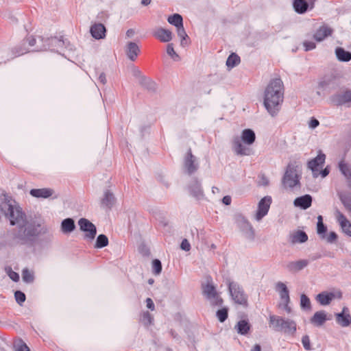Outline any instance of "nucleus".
<instances>
[{
    "instance_id": "obj_1",
    "label": "nucleus",
    "mask_w": 351,
    "mask_h": 351,
    "mask_svg": "<svg viewBox=\"0 0 351 351\" xmlns=\"http://www.w3.org/2000/svg\"><path fill=\"white\" fill-rule=\"evenodd\" d=\"M0 211L15 228L10 232L12 245L32 248L36 244L40 235L47 232L42 221L27 217L20 206L10 196H0Z\"/></svg>"
},
{
    "instance_id": "obj_2",
    "label": "nucleus",
    "mask_w": 351,
    "mask_h": 351,
    "mask_svg": "<svg viewBox=\"0 0 351 351\" xmlns=\"http://www.w3.org/2000/svg\"><path fill=\"white\" fill-rule=\"evenodd\" d=\"M284 86L279 78L271 80L265 90L264 106L267 112L274 117L280 110V106L283 101Z\"/></svg>"
},
{
    "instance_id": "obj_3",
    "label": "nucleus",
    "mask_w": 351,
    "mask_h": 351,
    "mask_svg": "<svg viewBox=\"0 0 351 351\" xmlns=\"http://www.w3.org/2000/svg\"><path fill=\"white\" fill-rule=\"evenodd\" d=\"M256 139L254 132L251 129H245L243 130L241 138L235 136L232 141V149L236 154L240 156H249L251 154V149L243 145L242 142L247 145H252Z\"/></svg>"
},
{
    "instance_id": "obj_4",
    "label": "nucleus",
    "mask_w": 351,
    "mask_h": 351,
    "mask_svg": "<svg viewBox=\"0 0 351 351\" xmlns=\"http://www.w3.org/2000/svg\"><path fill=\"white\" fill-rule=\"evenodd\" d=\"M269 324L276 332L294 335L297 330V324L294 320L274 315H269Z\"/></svg>"
},
{
    "instance_id": "obj_5",
    "label": "nucleus",
    "mask_w": 351,
    "mask_h": 351,
    "mask_svg": "<svg viewBox=\"0 0 351 351\" xmlns=\"http://www.w3.org/2000/svg\"><path fill=\"white\" fill-rule=\"evenodd\" d=\"M38 40L41 44L36 46L34 49L35 51H42L49 49L51 51L60 52L64 47L69 48L70 50L72 49L69 42L66 40H64L62 36H60V38L53 37L47 38L39 36Z\"/></svg>"
},
{
    "instance_id": "obj_6",
    "label": "nucleus",
    "mask_w": 351,
    "mask_h": 351,
    "mask_svg": "<svg viewBox=\"0 0 351 351\" xmlns=\"http://www.w3.org/2000/svg\"><path fill=\"white\" fill-rule=\"evenodd\" d=\"M230 295L232 300L237 304L243 306H247V295L243 287L237 282L228 280L226 282Z\"/></svg>"
},
{
    "instance_id": "obj_7",
    "label": "nucleus",
    "mask_w": 351,
    "mask_h": 351,
    "mask_svg": "<svg viewBox=\"0 0 351 351\" xmlns=\"http://www.w3.org/2000/svg\"><path fill=\"white\" fill-rule=\"evenodd\" d=\"M202 293L212 306H221L223 300L217 293L211 278L207 279L206 284L202 285Z\"/></svg>"
},
{
    "instance_id": "obj_8",
    "label": "nucleus",
    "mask_w": 351,
    "mask_h": 351,
    "mask_svg": "<svg viewBox=\"0 0 351 351\" xmlns=\"http://www.w3.org/2000/svg\"><path fill=\"white\" fill-rule=\"evenodd\" d=\"M234 220L237 227L243 232L244 237L250 241H254L255 232L248 220L241 214L236 215Z\"/></svg>"
},
{
    "instance_id": "obj_9",
    "label": "nucleus",
    "mask_w": 351,
    "mask_h": 351,
    "mask_svg": "<svg viewBox=\"0 0 351 351\" xmlns=\"http://www.w3.org/2000/svg\"><path fill=\"white\" fill-rule=\"evenodd\" d=\"M186 189L189 194L197 201L203 200L205 198L202 182L197 178H193L189 181Z\"/></svg>"
},
{
    "instance_id": "obj_10",
    "label": "nucleus",
    "mask_w": 351,
    "mask_h": 351,
    "mask_svg": "<svg viewBox=\"0 0 351 351\" xmlns=\"http://www.w3.org/2000/svg\"><path fill=\"white\" fill-rule=\"evenodd\" d=\"M282 184L285 186L293 188L300 184L299 176L295 167L289 165L282 178Z\"/></svg>"
},
{
    "instance_id": "obj_11",
    "label": "nucleus",
    "mask_w": 351,
    "mask_h": 351,
    "mask_svg": "<svg viewBox=\"0 0 351 351\" xmlns=\"http://www.w3.org/2000/svg\"><path fill=\"white\" fill-rule=\"evenodd\" d=\"M78 225L82 232H86L85 238L93 240L97 234L96 226L89 220L85 218H81L78 221Z\"/></svg>"
},
{
    "instance_id": "obj_12",
    "label": "nucleus",
    "mask_w": 351,
    "mask_h": 351,
    "mask_svg": "<svg viewBox=\"0 0 351 351\" xmlns=\"http://www.w3.org/2000/svg\"><path fill=\"white\" fill-rule=\"evenodd\" d=\"M184 167L189 175L195 173L199 169L197 158L193 155L191 149H189L184 158Z\"/></svg>"
},
{
    "instance_id": "obj_13",
    "label": "nucleus",
    "mask_w": 351,
    "mask_h": 351,
    "mask_svg": "<svg viewBox=\"0 0 351 351\" xmlns=\"http://www.w3.org/2000/svg\"><path fill=\"white\" fill-rule=\"evenodd\" d=\"M316 1L317 0H293V8L296 13L303 14L308 10H313Z\"/></svg>"
},
{
    "instance_id": "obj_14",
    "label": "nucleus",
    "mask_w": 351,
    "mask_h": 351,
    "mask_svg": "<svg viewBox=\"0 0 351 351\" xmlns=\"http://www.w3.org/2000/svg\"><path fill=\"white\" fill-rule=\"evenodd\" d=\"M271 203V197L270 196H265L261 199L258 202V210L255 215L256 221L261 220L267 214Z\"/></svg>"
},
{
    "instance_id": "obj_15",
    "label": "nucleus",
    "mask_w": 351,
    "mask_h": 351,
    "mask_svg": "<svg viewBox=\"0 0 351 351\" xmlns=\"http://www.w3.org/2000/svg\"><path fill=\"white\" fill-rule=\"evenodd\" d=\"M326 159V155L321 152L313 159L308 162V167L312 171L314 177L319 175V169L322 167Z\"/></svg>"
},
{
    "instance_id": "obj_16",
    "label": "nucleus",
    "mask_w": 351,
    "mask_h": 351,
    "mask_svg": "<svg viewBox=\"0 0 351 351\" xmlns=\"http://www.w3.org/2000/svg\"><path fill=\"white\" fill-rule=\"evenodd\" d=\"M331 102L335 106H343L351 102V90L337 93L330 97Z\"/></svg>"
},
{
    "instance_id": "obj_17",
    "label": "nucleus",
    "mask_w": 351,
    "mask_h": 351,
    "mask_svg": "<svg viewBox=\"0 0 351 351\" xmlns=\"http://www.w3.org/2000/svg\"><path fill=\"white\" fill-rule=\"evenodd\" d=\"M337 323L342 327H347L351 324V315L347 307H343L341 313L335 314Z\"/></svg>"
},
{
    "instance_id": "obj_18",
    "label": "nucleus",
    "mask_w": 351,
    "mask_h": 351,
    "mask_svg": "<svg viewBox=\"0 0 351 351\" xmlns=\"http://www.w3.org/2000/svg\"><path fill=\"white\" fill-rule=\"evenodd\" d=\"M152 35L162 43H167L172 40V32L162 27L155 29Z\"/></svg>"
},
{
    "instance_id": "obj_19",
    "label": "nucleus",
    "mask_w": 351,
    "mask_h": 351,
    "mask_svg": "<svg viewBox=\"0 0 351 351\" xmlns=\"http://www.w3.org/2000/svg\"><path fill=\"white\" fill-rule=\"evenodd\" d=\"M328 319L326 312L322 310L315 312L310 318V322L315 327H321Z\"/></svg>"
},
{
    "instance_id": "obj_20",
    "label": "nucleus",
    "mask_w": 351,
    "mask_h": 351,
    "mask_svg": "<svg viewBox=\"0 0 351 351\" xmlns=\"http://www.w3.org/2000/svg\"><path fill=\"white\" fill-rule=\"evenodd\" d=\"M309 262L306 259H301L297 261H290L287 263L286 269L291 273H296L305 268Z\"/></svg>"
},
{
    "instance_id": "obj_21",
    "label": "nucleus",
    "mask_w": 351,
    "mask_h": 351,
    "mask_svg": "<svg viewBox=\"0 0 351 351\" xmlns=\"http://www.w3.org/2000/svg\"><path fill=\"white\" fill-rule=\"evenodd\" d=\"M335 298L334 293L322 291L315 296V300L322 306H327L331 303Z\"/></svg>"
},
{
    "instance_id": "obj_22",
    "label": "nucleus",
    "mask_w": 351,
    "mask_h": 351,
    "mask_svg": "<svg viewBox=\"0 0 351 351\" xmlns=\"http://www.w3.org/2000/svg\"><path fill=\"white\" fill-rule=\"evenodd\" d=\"M308 240V235L302 230H297L291 233L289 236V241L294 245L296 243H303Z\"/></svg>"
},
{
    "instance_id": "obj_23",
    "label": "nucleus",
    "mask_w": 351,
    "mask_h": 351,
    "mask_svg": "<svg viewBox=\"0 0 351 351\" xmlns=\"http://www.w3.org/2000/svg\"><path fill=\"white\" fill-rule=\"evenodd\" d=\"M90 32L94 38L99 40L106 36V29L101 23H95L90 27Z\"/></svg>"
},
{
    "instance_id": "obj_24",
    "label": "nucleus",
    "mask_w": 351,
    "mask_h": 351,
    "mask_svg": "<svg viewBox=\"0 0 351 351\" xmlns=\"http://www.w3.org/2000/svg\"><path fill=\"white\" fill-rule=\"evenodd\" d=\"M333 30L327 25L321 26L314 34L313 38L317 42L324 40L326 38L330 36Z\"/></svg>"
},
{
    "instance_id": "obj_25",
    "label": "nucleus",
    "mask_w": 351,
    "mask_h": 351,
    "mask_svg": "<svg viewBox=\"0 0 351 351\" xmlns=\"http://www.w3.org/2000/svg\"><path fill=\"white\" fill-rule=\"evenodd\" d=\"M115 202L114 194L108 189L104 193V197L101 200V206L110 210Z\"/></svg>"
},
{
    "instance_id": "obj_26",
    "label": "nucleus",
    "mask_w": 351,
    "mask_h": 351,
    "mask_svg": "<svg viewBox=\"0 0 351 351\" xmlns=\"http://www.w3.org/2000/svg\"><path fill=\"white\" fill-rule=\"evenodd\" d=\"M337 219L343 232L351 237V223L344 215L339 210L337 211Z\"/></svg>"
},
{
    "instance_id": "obj_27",
    "label": "nucleus",
    "mask_w": 351,
    "mask_h": 351,
    "mask_svg": "<svg viewBox=\"0 0 351 351\" xmlns=\"http://www.w3.org/2000/svg\"><path fill=\"white\" fill-rule=\"evenodd\" d=\"M312 199V197L307 194L295 198L293 204L295 206L306 210L311 206Z\"/></svg>"
},
{
    "instance_id": "obj_28",
    "label": "nucleus",
    "mask_w": 351,
    "mask_h": 351,
    "mask_svg": "<svg viewBox=\"0 0 351 351\" xmlns=\"http://www.w3.org/2000/svg\"><path fill=\"white\" fill-rule=\"evenodd\" d=\"M275 289L276 291L278 292L282 302H290L289 291L287 285L284 282H278L276 284Z\"/></svg>"
},
{
    "instance_id": "obj_29",
    "label": "nucleus",
    "mask_w": 351,
    "mask_h": 351,
    "mask_svg": "<svg viewBox=\"0 0 351 351\" xmlns=\"http://www.w3.org/2000/svg\"><path fill=\"white\" fill-rule=\"evenodd\" d=\"M29 194L36 198H48L53 194V190L49 188L33 189Z\"/></svg>"
},
{
    "instance_id": "obj_30",
    "label": "nucleus",
    "mask_w": 351,
    "mask_h": 351,
    "mask_svg": "<svg viewBox=\"0 0 351 351\" xmlns=\"http://www.w3.org/2000/svg\"><path fill=\"white\" fill-rule=\"evenodd\" d=\"M125 52L128 58L130 60L134 61L140 53V49L136 43L129 42L126 46Z\"/></svg>"
},
{
    "instance_id": "obj_31",
    "label": "nucleus",
    "mask_w": 351,
    "mask_h": 351,
    "mask_svg": "<svg viewBox=\"0 0 351 351\" xmlns=\"http://www.w3.org/2000/svg\"><path fill=\"white\" fill-rule=\"evenodd\" d=\"M338 166L339 171L346 178L348 186L351 189V165L341 160Z\"/></svg>"
},
{
    "instance_id": "obj_32",
    "label": "nucleus",
    "mask_w": 351,
    "mask_h": 351,
    "mask_svg": "<svg viewBox=\"0 0 351 351\" xmlns=\"http://www.w3.org/2000/svg\"><path fill=\"white\" fill-rule=\"evenodd\" d=\"M75 229V221L72 218H66L62 221L61 230L64 234L71 233Z\"/></svg>"
},
{
    "instance_id": "obj_33",
    "label": "nucleus",
    "mask_w": 351,
    "mask_h": 351,
    "mask_svg": "<svg viewBox=\"0 0 351 351\" xmlns=\"http://www.w3.org/2000/svg\"><path fill=\"white\" fill-rule=\"evenodd\" d=\"M235 329L237 332L242 335H245L248 333L250 330V324H249L247 320L242 319L238 322L237 325L235 326Z\"/></svg>"
},
{
    "instance_id": "obj_34",
    "label": "nucleus",
    "mask_w": 351,
    "mask_h": 351,
    "mask_svg": "<svg viewBox=\"0 0 351 351\" xmlns=\"http://www.w3.org/2000/svg\"><path fill=\"white\" fill-rule=\"evenodd\" d=\"M335 54L337 59L341 62H349L351 60V52L346 51L342 47H337Z\"/></svg>"
},
{
    "instance_id": "obj_35",
    "label": "nucleus",
    "mask_w": 351,
    "mask_h": 351,
    "mask_svg": "<svg viewBox=\"0 0 351 351\" xmlns=\"http://www.w3.org/2000/svg\"><path fill=\"white\" fill-rule=\"evenodd\" d=\"M139 84L149 91L154 92L156 90V84L149 77L145 76L144 77H141Z\"/></svg>"
},
{
    "instance_id": "obj_36",
    "label": "nucleus",
    "mask_w": 351,
    "mask_h": 351,
    "mask_svg": "<svg viewBox=\"0 0 351 351\" xmlns=\"http://www.w3.org/2000/svg\"><path fill=\"white\" fill-rule=\"evenodd\" d=\"M300 308L302 311H311L312 310L311 302L309 298L304 293L300 295Z\"/></svg>"
},
{
    "instance_id": "obj_37",
    "label": "nucleus",
    "mask_w": 351,
    "mask_h": 351,
    "mask_svg": "<svg viewBox=\"0 0 351 351\" xmlns=\"http://www.w3.org/2000/svg\"><path fill=\"white\" fill-rule=\"evenodd\" d=\"M167 21L176 28L183 25L182 16L179 14H173L169 16L167 19Z\"/></svg>"
},
{
    "instance_id": "obj_38",
    "label": "nucleus",
    "mask_w": 351,
    "mask_h": 351,
    "mask_svg": "<svg viewBox=\"0 0 351 351\" xmlns=\"http://www.w3.org/2000/svg\"><path fill=\"white\" fill-rule=\"evenodd\" d=\"M240 57L237 54L232 53L227 58L226 66L228 68L232 69L238 65L240 63Z\"/></svg>"
},
{
    "instance_id": "obj_39",
    "label": "nucleus",
    "mask_w": 351,
    "mask_h": 351,
    "mask_svg": "<svg viewBox=\"0 0 351 351\" xmlns=\"http://www.w3.org/2000/svg\"><path fill=\"white\" fill-rule=\"evenodd\" d=\"M327 231V227L323 223V218L321 215L317 217V232L319 237L325 234Z\"/></svg>"
},
{
    "instance_id": "obj_40",
    "label": "nucleus",
    "mask_w": 351,
    "mask_h": 351,
    "mask_svg": "<svg viewBox=\"0 0 351 351\" xmlns=\"http://www.w3.org/2000/svg\"><path fill=\"white\" fill-rule=\"evenodd\" d=\"M108 245V239L105 234H99L96 240L95 247L102 248Z\"/></svg>"
},
{
    "instance_id": "obj_41",
    "label": "nucleus",
    "mask_w": 351,
    "mask_h": 351,
    "mask_svg": "<svg viewBox=\"0 0 351 351\" xmlns=\"http://www.w3.org/2000/svg\"><path fill=\"white\" fill-rule=\"evenodd\" d=\"M22 278L25 282L32 283L34 280V273L27 268L23 269L22 271Z\"/></svg>"
},
{
    "instance_id": "obj_42",
    "label": "nucleus",
    "mask_w": 351,
    "mask_h": 351,
    "mask_svg": "<svg viewBox=\"0 0 351 351\" xmlns=\"http://www.w3.org/2000/svg\"><path fill=\"white\" fill-rule=\"evenodd\" d=\"M216 316L220 322H224L228 316V308L223 307L219 309L216 313Z\"/></svg>"
},
{
    "instance_id": "obj_43",
    "label": "nucleus",
    "mask_w": 351,
    "mask_h": 351,
    "mask_svg": "<svg viewBox=\"0 0 351 351\" xmlns=\"http://www.w3.org/2000/svg\"><path fill=\"white\" fill-rule=\"evenodd\" d=\"M176 29H177L178 36L181 39V45L184 46L186 44L185 41H186V38H189V36L186 33V31L184 28L183 25L182 26L177 27Z\"/></svg>"
},
{
    "instance_id": "obj_44",
    "label": "nucleus",
    "mask_w": 351,
    "mask_h": 351,
    "mask_svg": "<svg viewBox=\"0 0 351 351\" xmlns=\"http://www.w3.org/2000/svg\"><path fill=\"white\" fill-rule=\"evenodd\" d=\"M15 351H30L26 343L21 339H19L14 343Z\"/></svg>"
},
{
    "instance_id": "obj_45",
    "label": "nucleus",
    "mask_w": 351,
    "mask_h": 351,
    "mask_svg": "<svg viewBox=\"0 0 351 351\" xmlns=\"http://www.w3.org/2000/svg\"><path fill=\"white\" fill-rule=\"evenodd\" d=\"M337 237L336 232H330L328 234H326V233L323 234L320 239L326 241L328 243H333L337 241Z\"/></svg>"
},
{
    "instance_id": "obj_46",
    "label": "nucleus",
    "mask_w": 351,
    "mask_h": 351,
    "mask_svg": "<svg viewBox=\"0 0 351 351\" xmlns=\"http://www.w3.org/2000/svg\"><path fill=\"white\" fill-rule=\"evenodd\" d=\"M340 199L346 208L351 212V195H341Z\"/></svg>"
},
{
    "instance_id": "obj_47",
    "label": "nucleus",
    "mask_w": 351,
    "mask_h": 351,
    "mask_svg": "<svg viewBox=\"0 0 351 351\" xmlns=\"http://www.w3.org/2000/svg\"><path fill=\"white\" fill-rule=\"evenodd\" d=\"M167 53L171 56L174 60H179V56L176 53L173 49V45L172 43H169L167 46Z\"/></svg>"
},
{
    "instance_id": "obj_48",
    "label": "nucleus",
    "mask_w": 351,
    "mask_h": 351,
    "mask_svg": "<svg viewBox=\"0 0 351 351\" xmlns=\"http://www.w3.org/2000/svg\"><path fill=\"white\" fill-rule=\"evenodd\" d=\"M153 318L148 311H145L142 314L141 321L145 326H149L152 324Z\"/></svg>"
},
{
    "instance_id": "obj_49",
    "label": "nucleus",
    "mask_w": 351,
    "mask_h": 351,
    "mask_svg": "<svg viewBox=\"0 0 351 351\" xmlns=\"http://www.w3.org/2000/svg\"><path fill=\"white\" fill-rule=\"evenodd\" d=\"M153 272L155 274H159L162 271V264L160 260L154 259L152 261Z\"/></svg>"
},
{
    "instance_id": "obj_50",
    "label": "nucleus",
    "mask_w": 351,
    "mask_h": 351,
    "mask_svg": "<svg viewBox=\"0 0 351 351\" xmlns=\"http://www.w3.org/2000/svg\"><path fill=\"white\" fill-rule=\"evenodd\" d=\"M14 298L16 302L20 305H21L25 301L26 299L25 294L21 291H15Z\"/></svg>"
},
{
    "instance_id": "obj_51",
    "label": "nucleus",
    "mask_w": 351,
    "mask_h": 351,
    "mask_svg": "<svg viewBox=\"0 0 351 351\" xmlns=\"http://www.w3.org/2000/svg\"><path fill=\"white\" fill-rule=\"evenodd\" d=\"M302 343L303 345L304 348L306 350H311L312 349L311 346L310 338H309L308 335H306L302 337Z\"/></svg>"
},
{
    "instance_id": "obj_52",
    "label": "nucleus",
    "mask_w": 351,
    "mask_h": 351,
    "mask_svg": "<svg viewBox=\"0 0 351 351\" xmlns=\"http://www.w3.org/2000/svg\"><path fill=\"white\" fill-rule=\"evenodd\" d=\"M303 45L306 51L313 50L316 47L315 43L313 41H304Z\"/></svg>"
},
{
    "instance_id": "obj_53",
    "label": "nucleus",
    "mask_w": 351,
    "mask_h": 351,
    "mask_svg": "<svg viewBox=\"0 0 351 351\" xmlns=\"http://www.w3.org/2000/svg\"><path fill=\"white\" fill-rule=\"evenodd\" d=\"M12 52L15 56H19L21 55L26 53L27 52V50L21 47H16L13 49Z\"/></svg>"
},
{
    "instance_id": "obj_54",
    "label": "nucleus",
    "mask_w": 351,
    "mask_h": 351,
    "mask_svg": "<svg viewBox=\"0 0 351 351\" xmlns=\"http://www.w3.org/2000/svg\"><path fill=\"white\" fill-rule=\"evenodd\" d=\"M180 247L182 250L186 251V252L190 250L191 245L186 239H184L182 240L181 245H180Z\"/></svg>"
},
{
    "instance_id": "obj_55",
    "label": "nucleus",
    "mask_w": 351,
    "mask_h": 351,
    "mask_svg": "<svg viewBox=\"0 0 351 351\" xmlns=\"http://www.w3.org/2000/svg\"><path fill=\"white\" fill-rule=\"evenodd\" d=\"M132 74L138 80V82H140L141 77H145V75H142L141 71L137 67H134L132 69Z\"/></svg>"
},
{
    "instance_id": "obj_56",
    "label": "nucleus",
    "mask_w": 351,
    "mask_h": 351,
    "mask_svg": "<svg viewBox=\"0 0 351 351\" xmlns=\"http://www.w3.org/2000/svg\"><path fill=\"white\" fill-rule=\"evenodd\" d=\"M319 121L317 119H316L315 118L313 117L310 120L308 125L311 128L314 129V128H317L319 125Z\"/></svg>"
},
{
    "instance_id": "obj_57",
    "label": "nucleus",
    "mask_w": 351,
    "mask_h": 351,
    "mask_svg": "<svg viewBox=\"0 0 351 351\" xmlns=\"http://www.w3.org/2000/svg\"><path fill=\"white\" fill-rule=\"evenodd\" d=\"M145 302L146 306L149 309H150L151 311H154L155 309V305L154 304L153 300L151 298H147Z\"/></svg>"
},
{
    "instance_id": "obj_58",
    "label": "nucleus",
    "mask_w": 351,
    "mask_h": 351,
    "mask_svg": "<svg viewBox=\"0 0 351 351\" xmlns=\"http://www.w3.org/2000/svg\"><path fill=\"white\" fill-rule=\"evenodd\" d=\"M9 276L14 282L19 280V275L15 271H11L9 274Z\"/></svg>"
},
{
    "instance_id": "obj_59",
    "label": "nucleus",
    "mask_w": 351,
    "mask_h": 351,
    "mask_svg": "<svg viewBox=\"0 0 351 351\" xmlns=\"http://www.w3.org/2000/svg\"><path fill=\"white\" fill-rule=\"evenodd\" d=\"M328 84H329L328 81L322 80L319 82L318 87H319V88L324 90L328 87Z\"/></svg>"
},
{
    "instance_id": "obj_60",
    "label": "nucleus",
    "mask_w": 351,
    "mask_h": 351,
    "mask_svg": "<svg viewBox=\"0 0 351 351\" xmlns=\"http://www.w3.org/2000/svg\"><path fill=\"white\" fill-rule=\"evenodd\" d=\"M27 40L30 47L34 46L37 43V40L33 36L28 37Z\"/></svg>"
},
{
    "instance_id": "obj_61",
    "label": "nucleus",
    "mask_w": 351,
    "mask_h": 351,
    "mask_svg": "<svg viewBox=\"0 0 351 351\" xmlns=\"http://www.w3.org/2000/svg\"><path fill=\"white\" fill-rule=\"evenodd\" d=\"M231 201H232L231 197L229 195H226L222 199V202L225 205H227V206H228L231 204Z\"/></svg>"
},
{
    "instance_id": "obj_62",
    "label": "nucleus",
    "mask_w": 351,
    "mask_h": 351,
    "mask_svg": "<svg viewBox=\"0 0 351 351\" xmlns=\"http://www.w3.org/2000/svg\"><path fill=\"white\" fill-rule=\"evenodd\" d=\"M98 80L103 84L106 83V77L104 73H101L98 77Z\"/></svg>"
},
{
    "instance_id": "obj_63",
    "label": "nucleus",
    "mask_w": 351,
    "mask_h": 351,
    "mask_svg": "<svg viewBox=\"0 0 351 351\" xmlns=\"http://www.w3.org/2000/svg\"><path fill=\"white\" fill-rule=\"evenodd\" d=\"M289 302H282L283 308L285 309V311L287 313H291V307L289 306Z\"/></svg>"
},
{
    "instance_id": "obj_64",
    "label": "nucleus",
    "mask_w": 351,
    "mask_h": 351,
    "mask_svg": "<svg viewBox=\"0 0 351 351\" xmlns=\"http://www.w3.org/2000/svg\"><path fill=\"white\" fill-rule=\"evenodd\" d=\"M329 173V169L326 167L324 169H323L321 172H320V174L322 175V176L323 178H325L326 176H327Z\"/></svg>"
}]
</instances>
